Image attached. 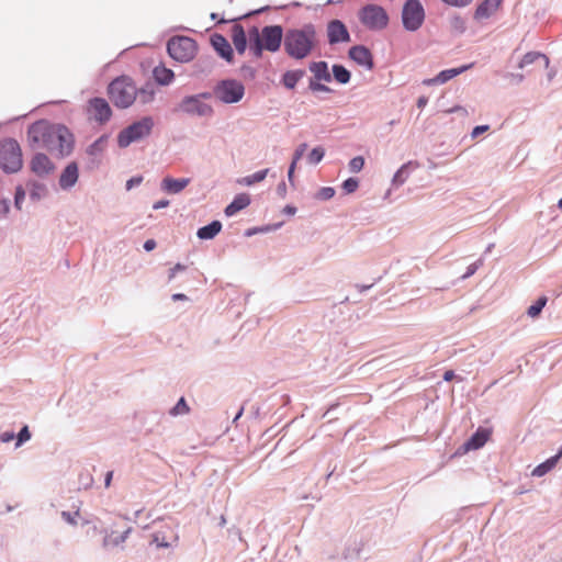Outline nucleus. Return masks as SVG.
<instances>
[{
    "mask_svg": "<svg viewBox=\"0 0 562 562\" xmlns=\"http://www.w3.org/2000/svg\"><path fill=\"white\" fill-rule=\"evenodd\" d=\"M447 113H458L462 116H467L468 115V111L465 108L461 106V105H456L449 110L446 111Z\"/></svg>",
    "mask_w": 562,
    "mask_h": 562,
    "instance_id": "obj_54",
    "label": "nucleus"
},
{
    "mask_svg": "<svg viewBox=\"0 0 562 562\" xmlns=\"http://www.w3.org/2000/svg\"><path fill=\"white\" fill-rule=\"evenodd\" d=\"M31 439V432L27 426H24L16 436L15 447H21L24 442Z\"/></svg>",
    "mask_w": 562,
    "mask_h": 562,
    "instance_id": "obj_43",
    "label": "nucleus"
},
{
    "mask_svg": "<svg viewBox=\"0 0 562 562\" xmlns=\"http://www.w3.org/2000/svg\"><path fill=\"white\" fill-rule=\"evenodd\" d=\"M173 301H187L188 296L183 293H176L172 295Z\"/></svg>",
    "mask_w": 562,
    "mask_h": 562,
    "instance_id": "obj_64",
    "label": "nucleus"
},
{
    "mask_svg": "<svg viewBox=\"0 0 562 562\" xmlns=\"http://www.w3.org/2000/svg\"><path fill=\"white\" fill-rule=\"evenodd\" d=\"M143 182L142 176L132 177L126 181L125 188L127 191L132 190L135 187H138Z\"/></svg>",
    "mask_w": 562,
    "mask_h": 562,
    "instance_id": "obj_50",
    "label": "nucleus"
},
{
    "mask_svg": "<svg viewBox=\"0 0 562 562\" xmlns=\"http://www.w3.org/2000/svg\"><path fill=\"white\" fill-rule=\"evenodd\" d=\"M137 97L142 103H149L154 100V91L140 90L137 92Z\"/></svg>",
    "mask_w": 562,
    "mask_h": 562,
    "instance_id": "obj_48",
    "label": "nucleus"
},
{
    "mask_svg": "<svg viewBox=\"0 0 562 562\" xmlns=\"http://www.w3.org/2000/svg\"><path fill=\"white\" fill-rule=\"evenodd\" d=\"M283 213L286 214V215H294L296 213V207L293 206V205H285L284 209H283Z\"/></svg>",
    "mask_w": 562,
    "mask_h": 562,
    "instance_id": "obj_60",
    "label": "nucleus"
},
{
    "mask_svg": "<svg viewBox=\"0 0 562 562\" xmlns=\"http://www.w3.org/2000/svg\"><path fill=\"white\" fill-rule=\"evenodd\" d=\"M327 35L330 44L348 42L350 38L347 27L339 20L329 22L327 26Z\"/></svg>",
    "mask_w": 562,
    "mask_h": 562,
    "instance_id": "obj_17",
    "label": "nucleus"
},
{
    "mask_svg": "<svg viewBox=\"0 0 562 562\" xmlns=\"http://www.w3.org/2000/svg\"><path fill=\"white\" fill-rule=\"evenodd\" d=\"M325 156V149L322 146L314 147L307 155V161L311 165L319 164Z\"/></svg>",
    "mask_w": 562,
    "mask_h": 562,
    "instance_id": "obj_38",
    "label": "nucleus"
},
{
    "mask_svg": "<svg viewBox=\"0 0 562 562\" xmlns=\"http://www.w3.org/2000/svg\"><path fill=\"white\" fill-rule=\"evenodd\" d=\"M211 98V92L186 95L178 104V111L189 116L211 117L214 114L213 106L207 102Z\"/></svg>",
    "mask_w": 562,
    "mask_h": 562,
    "instance_id": "obj_4",
    "label": "nucleus"
},
{
    "mask_svg": "<svg viewBox=\"0 0 562 562\" xmlns=\"http://www.w3.org/2000/svg\"><path fill=\"white\" fill-rule=\"evenodd\" d=\"M77 516H79V512H75V513L61 512L63 519L70 525H77V520H76Z\"/></svg>",
    "mask_w": 562,
    "mask_h": 562,
    "instance_id": "obj_49",
    "label": "nucleus"
},
{
    "mask_svg": "<svg viewBox=\"0 0 562 562\" xmlns=\"http://www.w3.org/2000/svg\"><path fill=\"white\" fill-rule=\"evenodd\" d=\"M317 44L316 30L313 24H305L301 29L288 30L283 45L286 54L295 59L307 57Z\"/></svg>",
    "mask_w": 562,
    "mask_h": 562,
    "instance_id": "obj_2",
    "label": "nucleus"
},
{
    "mask_svg": "<svg viewBox=\"0 0 562 562\" xmlns=\"http://www.w3.org/2000/svg\"><path fill=\"white\" fill-rule=\"evenodd\" d=\"M106 145L108 136L102 135L87 148V154L90 156H99L105 150Z\"/></svg>",
    "mask_w": 562,
    "mask_h": 562,
    "instance_id": "obj_32",
    "label": "nucleus"
},
{
    "mask_svg": "<svg viewBox=\"0 0 562 562\" xmlns=\"http://www.w3.org/2000/svg\"><path fill=\"white\" fill-rule=\"evenodd\" d=\"M271 228L270 226H266V227H260V228H250L246 232V236H251L256 233H267L269 232Z\"/></svg>",
    "mask_w": 562,
    "mask_h": 562,
    "instance_id": "obj_56",
    "label": "nucleus"
},
{
    "mask_svg": "<svg viewBox=\"0 0 562 562\" xmlns=\"http://www.w3.org/2000/svg\"><path fill=\"white\" fill-rule=\"evenodd\" d=\"M306 149H307L306 143L300 144L294 150L293 158H292V161L290 165L296 166L297 162L300 161V159L302 158V156L304 155V153L306 151Z\"/></svg>",
    "mask_w": 562,
    "mask_h": 562,
    "instance_id": "obj_44",
    "label": "nucleus"
},
{
    "mask_svg": "<svg viewBox=\"0 0 562 562\" xmlns=\"http://www.w3.org/2000/svg\"><path fill=\"white\" fill-rule=\"evenodd\" d=\"M537 60H541L543 63V66L546 68L549 67V58L544 55V54H541V53H538V52H529L527 53L520 60L518 67L519 68H524L528 65H531L533 63H536Z\"/></svg>",
    "mask_w": 562,
    "mask_h": 562,
    "instance_id": "obj_29",
    "label": "nucleus"
},
{
    "mask_svg": "<svg viewBox=\"0 0 562 562\" xmlns=\"http://www.w3.org/2000/svg\"><path fill=\"white\" fill-rule=\"evenodd\" d=\"M473 64L463 65L458 68H451V69H445L441 70L436 77L428 78L423 80L424 86H437V85H443L447 81L451 80L452 78L463 74L464 71L472 68Z\"/></svg>",
    "mask_w": 562,
    "mask_h": 562,
    "instance_id": "obj_15",
    "label": "nucleus"
},
{
    "mask_svg": "<svg viewBox=\"0 0 562 562\" xmlns=\"http://www.w3.org/2000/svg\"><path fill=\"white\" fill-rule=\"evenodd\" d=\"M153 127L154 121L150 116H145L142 120L134 122L120 132L117 136L119 146L125 148L132 143L143 139L150 134Z\"/></svg>",
    "mask_w": 562,
    "mask_h": 562,
    "instance_id": "obj_7",
    "label": "nucleus"
},
{
    "mask_svg": "<svg viewBox=\"0 0 562 562\" xmlns=\"http://www.w3.org/2000/svg\"><path fill=\"white\" fill-rule=\"evenodd\" d=\"M211 44L216 53L226 61H233V48L229 42L221 34H214L211 37Z\"/></svg>",
    "mask_w": 562,
    "mask_h": 562,
    "instance_id": "obj_19",
    "label": "nucleus"
},
{
    "mask_svg": "<svg viewBox=\"0 0 562 562\" xmlns=\"http://www.w3.org/2000/svg\"><path fill=\"white\" fill-rule=\"evenodd\" d=\"M184 270H186V266L184 265L177 263L169 271V280H172L179 271H184Z\"/></svg>",
    "mask_w": 562,
    "mask_h": 562,
    "instance_id": "obj_53",
    "label": "nucleus"
},
{
    "mask_svg": "<svg viewBox=\"0 0 562 562\" xmlns=\"http://www.w3.org/2000/svg\"><path fill=\"white\" fill-rule=\"evenodd\" d=\"M483 266V260L479 259L477 261L471 263L465 273L461 277L462 280H465L473 276L481 267Z\"/></svg>",
    "mask_w": 562,
    "mask_h": 562,
    "instance_id": "obj_45",
    "label": "nucleus"
},
{
    "mask_svg": "<svg viewBox=\"0 0 562 562\" xmlns=\"http://www.w3.org/2000/svg\"><path fill=\"white\" fill-rule=\"evenodd\" d=\"M335 195V189L331 187H323L321 188L317 193L315 194V198L317 200L327 201L331 199Z\"/></svg>",
    "mask_w": 562,
    "mask_h": 562,
    "instance_id": "obj_41",
    "label": "nucleus"
},
{
    "mask_svg": "<svg viewBox=\"0 0 562 562\" xmlns=\"http://www.w3.org/2000/svg\"><path fill=\"white\" fill-rule=\"evenodd\" d=\"M425 21V9L419 0H407L402 10L403 26L411 32L420 29Z\"/></svg>",
    "mask_w": 562,
    "mask_h": 562,
    "instance_id": "obj_11",
    "label": "nucleus"
},
{
    "mask_svg": "<svg viewBox=\"0 0 562 562\" xmlns=\"http://www.w3.org/2000/svg\"><path fill=\"white\" fill-rule=\"evenodd\" d=\"M349 57L367 69H372L373 67L372 55L370 50L362 45L351 47L349 49Z\"/></svg>",
    "mask_w": 562,
    "mask_h": 562,
    "instance_id": "obj_18",
    "label": "nucleus"
},
{
    "mask_svg": "<svg viewBox=\"0 0 562 562\" xmlns=\"http://www.w3.org/2000/svg\"><path fill=\"white\" fill-rule=\"evenodd\" d=\"M449 26H450L452 32L458 33V34H462L467 30V21L460 14H453L449 19Z\"/></svg>",
    "mask_w": 562,
    "mask_h": 562,
    "instance_id": "obj_34",
    "label": "nucleus"
},
{
    "mask_svg": "<svg viewBox=\"0 0 562 562\" xmlns=\"http://www.w3.org/2000/svg\"><path fill=\"white\" fill-rule=\"evenodd\" d=\"M333 76L335 80L341 85H346L350 80V72L341 65L333 66Z\"/></svg>",
    "mask_w": 562,
    "mask_h": 562,
    "instance_id": "obj_35",
    "label": "nucleus"
},
{
    "mask_svg": "<svg viewBox=\"0 0 562 562\" xmlns=\"http://www.w3.org/2000/svg\"><path fill=\"white\" fill-rule=\"evenodd\" d=\"M454 376H456L454 372L452 370H448L443 374V380L449 382V381L453 380Z\"/></svg>",
    "mask_w": 562,
    "mask_h": 562,
    "instance_id": "obj_63",
    "label": "nucleus"
},
{
    "mask_svg": "<svg viewBox=\"0 0 562 562\" xmlns=\"http://www.w3.org/2000/svg\"><path fill=\"white\" fill-rule=\"evenodd\" d=\"M27 138L34 147L45 148L59 156H67L72 150V135L64 125L35 122L29 127Z\"/></svg>",
    "mask_w": 562,
    "mask_h": 562,
    "instance_id": "obj_1",
    "label": "nucleus"
},
{
    "mask_svg": "<svg viewBox=\"0 0 562 562\" xmlns=\"http://www.w3.org/2000/svg\"><path fill=\"white\" fill-rule=\"evenodd\" d=\"M169 205V201L168 200H159L157 202H155L153 204V209L154 210H160V209H165Z\"/></svg>",
    "mask_w": 562,
    "mask_h": 562,
    "instance_id": "obj_57",
    "label": "nucleus"
},
{
    "mask_svg": "<svg viewBox=\"0 0 562 562\" xmlns=\"http://www.w3.org/2000/svg\"><path fill=\"white\" fill-rule=\"evenodd\" d=\"M79 167L75 161L69 162L60 172L58 186L63 191H70L78 182Z\"/></svg>",
    "mask_w": 562,
    "mask_h": 562,
    "instance_id": "obj_14",
    "label": "nucleus"
},
{
    "mask_svg": "<svg viewBox=\"0 0 562 562\" xmlns=\"http://www.w3.org/2000/svg\"><path fill=\"white\" fill-rule=\"evenodd\" d=\"M30 168L33 173L43 178L50 175L54 171L55 166L46 155L38 153L33 156L30 162Z\"/></svg>",
    "mask_w": 562,
    "mask_h": 562,
    "instance_id": "obj_16",
    "label": "nucleus"
},
{
    "mask_svg": "<svg viewBox=\"0 0 562 562\" xmlns=\"http://www.w3.org/2000/svg\"><path fill=\"white\" fill-rule=\"evenodd\" d=\"M88 113L91 119L99 123L109 121L112 115L108 101L102 98H93L89 101Z\"/></svg>",
    "mask_w": 562,
    "mask_h": 562,
    "instance_id": "obj_12",
    "label": "nucleus"
},
{
    "mask_svg": "<svg viewBox=\"0 0 562 562\" xmlns=\"http://www.w3.org/2000/svg\"><path fill=\"white\" fill-rule=\"evenodd\" d=\"M341 187H342V190L345 191V193L350 194V193H353L358 189L359 181L356 178H348L347 180H345L342 182Z\"/></svg>",
    "mask_w": 562,
    "mask_h": 562,
    "instance_id": "obj_42",
    "label": "nucleus"
},
{
    "mask_svg": "<svg viewBox=\"0 0 562 562\" xmlns=\"http://www.w3.org/2000/svg\"><path fill=\"white\" fill-rule=\"evenodd\" d=\"M190 183L189 178L175 179L166 177L160 182V189L168 194H178L182 192Z\"/></svg>",
    "mask_w": 562,
    "mask_h": 562,
    "instance_id": "obj_20",
    "label": "nucleus"
},
{
    "mask_svg": "<svg viewBox=\"0 0 562 562\" xmlns=\"http://www.w3.org/2000/svg\"><path fill=\"white\" fill-rule=\"evenodd\" d=\"M295 168H296V166L290 165L289 170H288V179L291 183H293Z\"/></svg>",
    "mask_w": 562,
    "mask_h": 562,
    "instance_id": "obj_62",
    "label": "nucleus"
},
{
    "mask_svg": "<svg viewBox=\"0 0 562 562\" xmlns=\"http://www.w3.org/2000/svg\"><path fill=\"white\" fill-rule=\"evenodd\" d=\"M361 23L369 30L380 31L386 27L389 15L386 11L378 4H367L359 12Z\"/></svg>",
    "mask_w": 562,
    "mask_h": 562,
    "instance_id": "obj_10",
    "label": "nucleus"
},
{
    "mask_svg": "<svg viewBox=\"0 0 562 562\" xmlns=\"http://www.w3.org/2000/svg\"><path fill=\"white\" fill-rule=\"evenodd\" d=\"M283 38V30L280 25L265 26L261 31L257 27L249 30V52L259 58L262 50H279Z\"/></svg>",
    "mask_w": 562,
    "mask_h": 562,
    "instance_id": "obj_3",
    "label": "nucleus"
},
{
    "mask_svg": "<svg viewBox=\"0 0 562 562\" xmlns=\"http://www.w3.org/2000/svg\"><path fill=\"white\" fill-rule=\"evenodd\" d=\"M547 297L540 296L533 304H531L527 310V315L531 318H536L541 313L542 308L547 304Z\"/></svg>",
    "mask_w": 562,
    "mask_h": 562,
    "instance_id": "obj_37",
    "label": "nucleus"
},
{
    "mask_svg": "<svg viewBox=\"0 0 562 562\" xmlns=\"http://www.w3.org/2000/svg\"><path fill=\"white\" fill-rule=\"evenodd\" d=\"M156 248V241L154 239H147L145 243H144V249L146 251H151Z\"/></svg>",
    "mask_w": 562,
    "mask_h": 562,
    "instance_id": "obj_58",
    "label": "nucleus"
},
{
    "mask_svg": "<svg viewBox=\"0 0 562 562\" xmlns=\"http://www.w3.org/2000/svg\"><path fill=\"white\" fill-rule=\"evenodd\" d=\"M222 229V223L220 221H213L209 225H205L198 229V237L200 239H213Z\"/></svg>",
    "mask_w": 562,
    "mask_h": 562,
    "instance_id": "obj_26",
    "label": "nucleus"
},
{
    "mask_svg": "<svg viewBox=\"0 0 562 562\" xmlns=\"http://www.w3.org/2000/svg\"><path fill=\"white\" fill-rule=\"evenodd\" d=\"M167 50L172 59L187 63L194 57L196 44L187 36L172 37L168 41Z\"/></svg>",
    "mask_w": 562,
    "mask_h": 562,
    "instance_id": "obj_9",
    "label": "nucleus"
},
{
    "mask_svg": "<svg viewBox=\"0 0 562 562\" xmlns=\"http://www.w3.org/2000/svg\"><path fill=\"white\" fill-rule=\"evenodd\" d=\"M490 126L488 125H479V126H475L473 130H472V133H471V136L472 138H476L479 137L481 134L485 133L486 131H488Z\"/></svg>",
    "mask_w": 562,
    "mask_h": 562,
    "instance_id": "obj_52",
    "label": "nucleus"
},
{
    "mask_svg": "<svg viewBox=\"0 0 562 562\" xmlns=\"http://www.w3.org/2000/svg\"><path fill=\"white\" fill-rule=\"evenodd\" d=\"M130 532H131L130 528L120 535L116 532H111L110 535L105 536V538L103 540L104 547L119 546V544L123 543L126 540V538L128 537Z\"/></svg>",
    "mask_w": 562,
    "mask_h": 562,
    "instance_id": "obj_33",
    "label": "nucleus"
},
{
    "mask_svg": "<svg viewBox=\"0 0 562 562\" xmlns=\"http://www.w3.org/2000/svg\"><path fill=\"white\" fill-rule=\"evenodd\" d=\"M310 89L313 91H321V92H329L330 91V89L327 86H325L321 82L313 81V80H311V82H310Z\"/></svg>",
    "mask_w": 562,
    "mask_h": 562,
    "instance_id": "obj_51",
    "label": "nucleus"
},
{
    "mask_svg": "<svg viewBox=\"0 0 562 562\" xmlns=\"http://www.w3.org/2000/svg\"><path fill=\"white\" fill-rule=\"evenodd\" d=\"M27 186L29 195L32 201H41L48 195V188L43 182L30 181Z\"/></svg>",
    "mask_w": 562,
    "mask_h": 562,
    "instance_id": "obj_25",
    "label": "nucleus"
},
{
    "mask_svg": "<svg viewBox=\"0 0 562 562\" xmlns=\"http://www.w3.org/2000/svg\"><path fill=\"white\" fill-rule=\"evenodd\" d=\"M190 411L184 397H181L177 404L169 411L171 416L186 415Z\"/></svg>",
    "mask_w": 562,
    "mask_h": 562,
    "instance_id": "obj_39",
    "label": "nucleus"
},
{
    "mask_svg": "<svg viewBox=\"0 0 562 562\" xmlns=\"http://www.w3.org/2000/svg\"><path fill=\"white\" fill-rule=\"evenodd\" d=\"M427 103H428V98L425 97V95L419 97L418 100H417V106L419 109L425 108Z\"/></svg>",
    "mask_w": 562,
    "mask_h": 562,
    "instance_id": "obj_61",
    "label": "nucleus"
},
{
    "mask_svg": "<svg viewBox=\"0 0 562 562\" xmlns=\"http://www.w3.org/2000/svg\"><path fill=\"white\" fill-rule=\"evenodd\" d=\"M269 173V169H262V170H259L252 175H249V176H246V177H241L239 179H237V183L239 186H245V187H251L254 186L255 183H258V182H261L266 179V177L268 176Z\"/></svg>",
    "mask_w": 562,
    "mask_h": 562,
    "instance_id": "obj_28",
    "label": "nucleus"
},
{
    "mask_svg": "<svg viewBox=\"0 0 562 562\" xmlns=\"http://www.w3.org/2000/svg\"><path fill=\"white\" fill-rule=\"evenodd\" d=\"M109 95L114 105L125 109L135 101L137 89L130 78L121 77L110 83Z\"/></svg>",
    "mask_w": 562,
    "mask_h": 562,
    "instance_id": "obj_5",
    "label": "nucleus"
},
{
    "mask_svg": "<svg viewBox=\"0 0 562 562\" xmlns=\"http://www.w3.org/2000/svg\"><path fill=\"white\" fill-rule=\"evenodd\" d=\"M557 463H558L557 458L551 457L548 460H546L544 462L537 465L532 470L531 475L536 476V477H541V476L546 475L547 473H549L551 470H553L555 468Z\"/></svg>",
    "mask_w": 562,
    "mask_h": 562,
    "instance_id": "obj_31",
    "label": "nucleus"
},
{
    "mask_svg": "<svg viewBox=\"0 0 562 562\" xmlns=\"http://www.w3.org/2000/svg\"><path fill=\"white\" fill-rule=\"evenodd\" d=\"M214 97L225 104L239 102L245 95V87L235 79L220 81L213 89Z\"/></svg>",
    "mask_w": 562,
    "mask_h": 562,
    "instance_id": "obj_8",
    "label": "nucleus"
},
{
    "mask_svg": "<svg viewBox=\"0 0 562 562\" xmlns=\"http://www.w3.org/2000/svg\"><path fill=\"white\" fill-rule=\"evenodd\" d=\"M232 41L238 54H244L247 48V42H249V37L247 38L246 33L241 25L236 24L232 29Z\"/></svg>",
    "mask_w": 562,
    "mask_h": 562,
    "instance_id": "obj_24",
    "label": "nucleus"
},
{
    "mask_svg": "<svg viewBox=\"0 0 562 562\" xmlns=\"http://www.w3.org/2000/svg\"><path fill=\"white\" fill-rule=\"evenodd\" d=\"M251 202L249 194L238 193L233 201L225 207L224 213L227 217L236 215L239 211L246 209Z\"/></svg>",
    "mask_w": 562,
    "mask_h": 562,
    "instance_id": "obj_22",
    "label": "nucleus"
},
{
    "mask_svg": "<svg viewBox=\"0 0 562 562\" xmlns=\"http://www.w3.org/2000/svg\"><path fill=\"white\" fill-rule=\"evenodd\" d=\"M302 76V71H286L282 77V82L285 88L293 89Z\"/></svg>",
    "mask_w": 562,
    "mask_h": 562,
    "instance_id": "obj_36",
    "label": "nucleus"
},
{
    "mask_svg": "<svg viewBox=\"0 0 562 562\" xmlns=\"http://www.w3.org/2000/svg\"><path fill=\"white\" fill-rule=\"evenodd\" d=\"M447 5L453 7V8H465L470 3H472L473 0H440Z\"/></svg>",
    "mask_w": 562,
    "mask_h": 562,
    "instance_id": "obj_47",
    "label": "nucleus"
},
{
    "mask_svg": "<svg viewBox=\"0 0 562 562\" xmlns=\"http://www.w3.org/2000/svg\"><path fill=\"white\" fill-rule=\"evenodd\" d=\"M153 72L156 81L164 86L169 85L175 77L173 71L164 66L155 67Z\"/></svg>",
    "mask_w": 562,
    "mask_h": 562,
    "instance_id": "obj_30",
    "label": "nucleus"
},
{
    "mask_svg": "<svg viewBox=\"0 0 562 562\" xmlns=\"http://www.w3.org/2000/svg\"><path fill=\"white\" fill-rule=\"evenodd\" d=\"M23 166L22 150L19 143L13 138H5L0 142V168L7 173H14Z\"/></svg>",
    "mask_w": 562,
    "mask_h": 562,
    "instance_id": "obj_6",
    "label": "nucleus"
},
{
    "mask_svg": "<svg viewBox=\"0 0 562 562\" xmlns=\"http://www.w3.org/2000/svg\"><path fill=\"white\" fill-rule=\"evenodd\" d=\"M310 70L317 80H323L326 82H329L331 80V76L328 71V67L325 61L312 63L310 65Z\"/></svg>",
    "mask_w": 562,
    "mask_h": 562,
    "instance_id": "obj_27",
    "label": "nucleus"
},
{
    "mask_svg": "<svg viewBox=\"0 0 562 562\" xmlns=\"http://www.w3.org/2000/svg\"><path fill=\"white\" fill-rule=\"evenodd\" d=\"M502 3L503 0H483L481 3H479L473 13L474 21L477 23H484L496 14Z\"/></svg>",
    "mask_w": 562,
    "mask_h": 562,
    "instance_id": "obj_13",
    "label": "nucleus"
},
{
    "mask_svg": "<svg viewBox=\"0 0 562 562\" xmlns=\"http://www.w3.org/2000/svg\"><path fill=\"white\" fill-rule=\"evenodd\" d=\"M15 437L14 432L13 431H4L2 434H0V440L2 442H10L11 440H13Z\"/></svg>",
    "mask_w": 562,
    "mask_h": 562,
    "instance_id": "obj_55",
    "label": "nucleus"
},
{
    "mask_svg": "<svg viewBox=\"0 0 562 562\" xmlns=\"http://www.w3.org/2000/svg\"><path fill=\"white\" fill-rule=\"evenodd\" d=\"M349 170L353 173L360 172L364 167V158L362 156L353 157L349 164Z\"/></svg>",
    "mask_w": 562,
    "mask_h": 562,
    "instance_id": "obj_40",
    "label": "nucleus"
},
{
    "mask_svg": "<svg viewBox=\"0 0 562 562\" xmlns=\"http://www.w3.org/2000/svg\"><path fill=\"white\" fill-rule=\"evenodd\" d=\"M153 541L157 544V547H160V548H167V547H169V543H168V542H166V541H164V540H160V538H159V535H158V533H156V535L154 536V540H153Z\"/></svg>",
    "mask_w": 562,
    "mask_h": 562,
    "instance_id": "obj_59",
    "label": "nucleus"
},
{
    "mask_svg": "<svg viewBox=\"0 0 562 562\" xmlns=\"http://www.w3.org/2000/svg\"><path fill=\"white\" fill-rule=\"evenodd\" d=\"M419 164L417 161H407L400 167L392 178V186L398 188L403 186L409 178L413 170L417 169Z\"/></svg>",
    "mask_w": 562,
    "mask_h": 562,
    "instance_id": "obj_21",
    "label": "nucleus"
},
{
    "mask_svg": "<svg viewBox=\"0 0 562 562\" xmlns=\"http://www.w3.org/2000/svg\"><path fill=\"white\" fill-rule=\"evenodd\" d=\"M25 198V191L22 187H18L15 190L14 205L18 210L22 209V203Z\"/></svg>",
    "mask_w": 562,
    "mask_h": 562,
    "instance_id": "obj_46",
    "label": "nucleus"
},
{
    "mask_svg": "<svg viewBox=\"0 0 562 562\" xmlns=\"http://www.w3.org/2000/svg\"><path fill=\"white\" fill-rule=\"evenodd\" d=\"M490 431L479 428L471 438L464 443L465 450H476L482 448L488 440Z\"/></svg>",
    "mask_w": 562,
    "mask_h": 562,
    "instance_id": "obj_23",
    "label": "nucleus"
}]
</instances>
